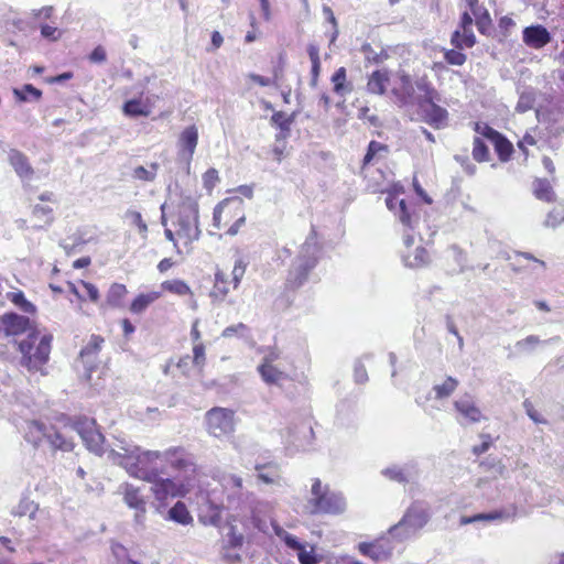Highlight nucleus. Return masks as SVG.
I'll return each mask as SVG.
<instances>
[{
  "label": "nucleus",
  "instance_id": "obj_38",
  "mask_svg": "<svg viewBox=\"0 0 564 564\" xmlns=\"http://www.w3.org/2000/svg\"><path fill=\"white\" fill-rule=\"evenodd\" d=\"M292 122H293V117L288 116L283 111H275L272 115L271 124L281 130L280 134L276 137L278 139L284 138L290 133Z\"/></svg>",
  "mask_w": 564,
  "mask_h": 564
},
{
  "label": "nucleus",
  "instance_id": "obj_52",
  "mask_svg": "<svg viewBox=\"0 0 564 564\" xmlns=\"http://www.w3.org/2000/svg\"><path fill=\"white\" fill-rule=\"evenodd\" d=\"M444 58L449 65L462 66L465 64L467 56L457 50H446L444 52Z\"/></svg>",
  "mask_w": 564,
  "mask_h": 564
},
{
  "label": "nucleus",
  "instance_id": "obj_33",
  "mask_svg": "<svg viewBox=\"0 0 564 564\" xmlns=\"http://www.w3.org/2000/svg\"><path fill=\"white\" fill-rule=\"evenodd\" d=\"M373 561L381 562L387 561L391 557L393 552V545L389 539L380 538L373 541Z\"/></svg>",
  "mask_w": 564,
  "mask_h": 564
},
{
  "label": "nucleus",
  "instance_id": "obj_7",
  "mask_svg": "<svg viewBox=\"0 0 564 564\" xmlns=\"http://www.w3.org/2000/svg\"><path fill=\"white\" fill-rule=\"evenodd\" d=\"M207 432L217 438H224L235 432V412L230 409L215 406L205 414Z\"/></svg>",
  "mask_w": 564,
  "mask_h": 564
},
{
  "label": "nucleus",
  "instance_id": "obj_55",
  "mask_svg": "<svg viewBox=\"0 0 564 564\" xmlns=\"http://www.w3.org/2000/svg\"><path fill=\"white\" fill-rule=\"evenodd\" d=\"M205 346L202 343H197L193 347L192 362L202 370L205 365Z\"/></svg>",
  "mask_w": 564,
  "mask_h": 564
},
{
  "label": "nucleus",
  "instance_id": "obj_49",
  "mask_svg": "<svg viewBox=\"0 0 564 564\" xmlns=\"http://www.w3.org/2000/svg\"><path fill=\"white\" fill-rule=\"evenodd\" d=\"M11 301L24 313L32 314L35 312V306L25 299L21 291L11 293Z\"/></svg>",
  "mask_w": 564,
  "mask_h": 564
},
{
  "label": "nucleus",
  "instance_id": "obj_57",
  "mask_svg": "<svg viewBox=\"0 0 564 564\" xmlns=\"http://www.w3.org/2000/svg\"><path fill=\"white\" fill-rule=\"evenodd\" d=\"M562 223H564V212L553 209L547 214L546 219L544 221V226L555 228Z\"/></svg>",
  "mask_w": 564,
  "mask_h": 564
},
{
  "label": "nucleus",
  "instance_id": "obj_40",
  "mask_svg": "<svg viewBox=\"0 0 564 564\" xmlns=\"http://www.w3.org/2000/svg\"><path fill=\"white\" fill-rule=\"evenodd\" d=\"M160 296L161 292H150L147 294H140L131 303L130 311L134 314H140Z\"/></svg>",
  "mask_w": 564,
  "mask_h": 564
},
{
  "label": "nucleus",
  "instance_id": "obj_14",
  "mask_svg": "<svg viewBox=\"0 0 564 564\" xmlns=\"http://www.w3.org/2000/svg\"><path fill=\"white\" fill-rule=\"evenodd\" d=\"M223 487L227 492V502L229 508H237L245 499L242 479L236 475L223 477Z\"/></svg>",
  "mask_w": 564,
  "mask_h": 564
},
{
  "label": "nucleus",
  "instance_id": "obj_37",
  "mask_svg": "<svg viewBox=\"0 0 564 564\" xmlns=\"http://www.w3.org/2000/svg\"><path fill=\"white\" fill-rule=\"evenodd\" d=\"M13 94L21 102L37 101L42 97V91L32 84H25L22 88H14Z\"/></svg>",
  "mask_w": 564,
  "mask_h": 564
},
{
  "label": "nucleus",
  "instance_id": "obj_63",
  "mask_svg": "<svg viewBox=\"0 0 564 564\" xmlns=\"http://www.w3.org/2000/svg\"><path fill=\"white\" fill-rule=\"evenodd\" d=\"M354 377L357 383H365L366 381H368L367 370L360 361H357L355 364Z\"/></svg>",
  "mask_w": 564,
  "mask_h": 564
},
{
  "label": "nucleus",
  "instance_id": "obj_24",
  "mask_svg": "<svg viewBox=\"0 0 564 564\" xmlns=\"http://www.w3.org/2000/svg\"><path fill=\"white\" fill-rule=\"evenodd\" d=\"M389 83V74L384 69L375 70L367 83V90L370 94L383 95Z\"/></svg>",
  "mask_w": 564,
  "mask_h": 564
},
{
  "label": "nucleus",
  "instance_id": "obj_1",
  "mask_svg": "<svg viewBox=\"0 0 564 564\" xmlns=\"http://www.w3.org/2000/svg\"><path fill=\"white\" fill-rule=\"evenodd\" d=\"M109 456L115 464L124 468L130 476L151 482V490L159 501L184 495L182 482L171 477H162L163 469H159V466L142 459L138 455L137 445L121 442L119 451L112 449Z\"/></svg>",
  "mask_w": 564,
  "mask_h": 564
},
{
  "label": "nucleus",
  "instance_id": "obj_39",
  "mask_svg": "<svg viewBox=\"0 0 564 564\" xmlns=\"http://www.w3.org/2000/svg\"><path fill=\"white\" fill-rule=\"evenodd\" d=\"M459 382L457 379L448 376L441 384H435L432 391L435 393V399L442 400L451 397L457 389Z\"/></svg>",
  "mask_w": 564,
  "mask_h": 564
},
{
  "label": "nucleus",
  "instance_id": "obj_45",
  "mask_svg": "<svg viewBox=\"0 0 564 564\" xmlns=\"http://www.w3.org/2000/svg\"><path fill=\"white\" fill-rule=\"evenodd\" d=\"M381 152L389 153V147L375 140L370 141L367 147V152L362 160V165L366 166L372 163L376 155Z\"/></svg>",
  "mask_w": 564,
  "mask_h": 564
},
{
  "label": "nucleus",
  "instance_id": "obj_2",
  "mask_svg": "<svg viewBox=\"0 0 564 564\" xmlns=\"http://www.w3.org/2000/svg\"><path fill=\"white\" fill-rule=\"evenodd\" d=\"M319 252L321 247L317 242L316 231L312 228L290 269L286 280L288 286L297 289L307 281L310 272L317 264Z\"/></svg>",
  "mask_w": 564,
  "mask_h": 564
},
{
  "label": "nucleus",
  "instance_id": "obj_54",
  "mask_svg": "<svg viewBox=\"0 0 564 564\" xmlns=\"http://www.w3.org/2000/svg\"><path fill=\"white\" fill-rule=\"evenodd\" d=\"M398 527L399 522L389 529V534L398 542L405 541L415 534L414 532H408V525H402L400 529Z\"/></svg>",
  "mask_w": 564,
  "mask_h": 564
},
{
  "label": "nucleus",
  "instance_id": "obj_53",
  "mask_svg": "<svg viewBox=\"0 0 564 564\" xmlns=\"http://www.w3.org/2000/svg\"><path fill=\"white\" fill-rule=\"evenodd\" d=\"M126 217L131 219L132 224L138 227L140 235L147 238L148 225L143 221L141 214L135 210H128Z\"/></svg>",
  "mask_w": 564,
  "mask_h": 564
},
{
  "label": "nucleus",
  "instance_id": "obj_32",
  "mask_svg": "<svg viewBox=\"0 0 564 564\" xmlns=\"http://www.w3.org/2000/svg\"><path fill=\"white\" fill-rule=\"evenodd\" d=\"M533 193L535 197L543 202H554L555 193L547 180L538 178L533 182Z\"/></svg>",
  "mask_w": 564,
  "mask_h": 564
},
{
  "label": "nucleus",
  "instance_id": "obj_29",
  "mask_svg": "<svg viewBox=\"0 0 564 564\" xmlns=\"http://www.w3.org/2000/svg\"><path fill=\"white\" fill-rule=\"evenodd\" d=\"M167 520L176 522L182 525H187L193 522V517L188 512L186 506L182 501H177L167 512Z\"/></svg>",
  "mask_w": 564,
  "mask_h": 564
},
{
  "label": "nucleus",
  "instance_id": "obj_60",
  "mask_svg": "<svg viewBox=\"0 0 564 564\" xmlns=\"http://www.w3.org/2000/svg\"><path fill=\"white\" fill-rule=\"evenodd\" d=\"M41 35L48 40V41H57L61 35H62V32L55 28V26H52V25H48V24H42L41 25Z\"/></svg>",
  "mask_w": 564,
  "mask_h": 564
},
{
  "label": "nucleus",
  "instance_id": "obj_11",
  "mask_svg": "<svg viewBox=\"0 0 564 564\" xmlns=\"http://www.w3.org/2000/svg\"><path fill=\"white\" fill-rule=\"evenodd\" d=\"M438 100L419 102L417 107L423 120L434 129H442L448 120V112L445 108L438 106Z\"/></svg>",
  "mask_w": 564,
  "mask_h": 564
},
{
  "label": "nucleus",
  "instance_id": "obj_6",
  "mask_svg": "<svg viewBox=\"0 0 564 564\" xmlns=\"http://www.w3.org/2000/svg\"><path fill=\"white\" fill-rule=\"evenodd\" d=\"M177 236L185 239V243H191L199 239L200 229L198 227V205L191 198L182 203L177 217Z\"/></svg>",
  "mask_w": 564,
  "mask_h": 564
},
{
  "label": "nucleus",
  "instance_id": "obj_34",
  "mask_svg": "<svg viewBox=\"0 0 564 564\" xmlns=\"http://www.w3.org/2000/svg\"><path fill=\"white\" fill-rule=\"evenodd\" d=\"M227 284L228 279L226 273L218 270L215 273V284L213 291L210 292V297H213L215 301H224L229 292Z\"/></svg>",
  "mask_w": 564,
  "mask_h": 564
},
{
  "label": "nucleus",
  "instance_id": "obj_20",
  "mask_svg": "<svg viewBox=\"0 0 564 564\" xmlns=\"http://www.w3.org/2000/svg\"><path fill=\"white\" fill-rule=\"evenodd\" d=\"M2 323L8 335L22 334L30 327V318L15 313L4 314Z\"/></svg>",
  "mask_w": 564,
  "mask_h": 564
},
{
  "label": "nucleus",
  "instance_id": "obj_5",
  "mask_svg": "<svg viewBox=\"0 0 564 564\" xmlns=\"http://www.w3.org/2000/svg\"><path fill=\"white\" fill-rule=\"evenodd\" d=\"M138 455L158 466V462L166 463L178 471H194L195 459L184 447H170L164 452L141 451L138 446Z\"/></svg>",
  "mask_w": 564,
  "mask_h": 564
},
{
  "label": "nucleus",
  "instance_id": "obj_41",
  "mask_svg": "<svg viewBox=\"0 0 564 564\" xmlns=\"http://www.w3.org/2000/svg\"><path fill=\"white\" fill-rule=\"evenodd\" d=\"M491 143L494 144L500 161L506 162L510 159L513 147L505 135L499 132Z\"/></svg>",
  "mask_w": 564,
  "mask_h": 564
},
{
  "label": "nucleus",
  "instance_id": "obj_22",
  "mask_svg": "<svg viewBox=\"0 0 564 564\" xmlns=\"http://www.w3.org/2000/svg\"><path fill=\"white\" fill-rule=\"evenodd\" d=\"M510 513L506 510H494L490 512H481L474 516H463L460 517L459 524L466 525L476 522H494V521H505L510 518Z\"/></svg>",
  "mask_w": 564,
  "mask_h": 564
},
{
  "label": "nucleus",
  "instance_id": "obj_59",
  "mask_svg": "<svg viewBox=\"0 0 564 564\" xmlns=\"http://www.w3.org/2000/svg\"><path fill=\"white\" fill-rule=\"evenodd\" d=\"M523 408L525 410L527 415L536 424H546L547 421L543 419L539 412L534 409L532 402L530 400L523 401Z\"/></svg>",
  "mask_w": 564,
  "mask_h": 564
},
{
  "label": "nucleus",
  "instance_id": "obj_8",
  "mask_svg": "<svg viewBox=\"0 0 564 564\" xmlns=\"http://www.w3.org/2000/svg\"><path fill=\"white\" fill-rule=\"evenodd\" d=\"M74 430L80 436L87 449L98 456L105 453V436L97 429L96 421L86 416L79 417L74 423Z\"/></svg>",
  "mask_w": 564,
  "mask_h": 564
},
{
  "label": "nucleus",
  "instance_id": "obj_27",
  "mask_svg": "<svg viewBox=\"0 0 564 564\" xmlns=\"http://www.w3.org/2000/svg\"><path fill=\"white\" fill-rule=\"evenodd\" d=\"M334 87L333 90L336 95L345 97L352 91V84L347 82V72L345 67H339L330 78Z\"/></svg>",
  "mask_w": 564,
  "mask_h": 564
},
{
  "label": "nucleus",
  "instance_id": "obj_30",
  "mask_svg": "<svg viewBox=\"0 0 564 564\" xmlns=\"http://www.w3.org/2000/svg\"><path fill=\"white\" fill-rule=\"evenodd\" d=\"M45 442L48 443L52 449L69 452L74 447L72 441L66 440L61 433L55 431L52 426L48 427L47 430Z\"/></svg>",
  "mask_w": 564,
  "mask_h": 564
},
{
  "label": "nucleus",
  "instance_id": "obj_19",
  "mask_svg": "<svg viewBox=\"0 0 564 564\" xmlns=\"http://www.w3.org/2000/svg\"><path fill=\"white\" fill-rule=\"evenodd\" d=\"M122 112L130 118L148 117L151 113L150 97L143 99L142 97L132 98L124 101Z\"/></svg>",
  "mask_w": 564,
  "mask_h": 564
},
{
  "label": "nucleus",
  "instance_id": "obj_35",
  "mask_svg": "<svg viewBox=\"0 0 564 564\" xmlns=\"http://www.w3.org/2000/svg\"><path fill=\"white\" fill-rule=\"evenodd\" d=\"M33 217L36 223L34 224V228H43L48 226L53 221V209L48 206L35 205L32 210Z\"/></svg>",
  "mask_w": 564,
  "mask_h": 564
},
{
  "label": "nucleus",
  "instance_id": "obj_47",
  "mask_svg": "<svg viewBox=\"0 0 564 564\" xmlns=\"http://www.w3.org/2000/svg\"><path fill=\"white\" fill-rule=\"evenodd\" d=\"M473 158L477 162H486L489 159V150L484 140L479 137L474 139Z\"/></svg>",
  "mask_w": 564,
  "mask_h": 564
},
{
  "label": "nucleus",
  "instance_id": "obj_28",
  "mask_svg": "<svg viewBox=\"0 0 564 564\" xmlns=\"http://www.w3.org/2000/svg\"><path fill=\"white\" fill-rule=\"evenodd\" d=\"M258 371L262 380L268 384H280L288 378L286 373L279 370L273 365H259Z\"/></svg>",
  "mask_w": 564,
  "mask_h": 564
},
{
  "label": "nucleus",
  "instance_id": "obj_58",
  "mask_svg": "<svg viewBox=\"0 0 564 564\" xmlns=\"http://www.w3.org/2000/svg\"><path fill=\"white\" fill-rule=\"evenodd\" d=\"M474 129H475L476 133L482 135L484 138H486L490 142H492L494 139L499 133L497 130H495L494 128L489 127L487 123L476 122Z\"/></svg>",
  "mask_w": 564,
  "mask_h": 564
},
{
  "label": "nucleus",
  "instance_id": "obj_44",
  "mask_svg": "<svg viewBox=\"0 0 564 564\" xmlns=\"http://www.w3.org/2000/svg\"><path fill=\"white\" fill-rule=\"evenodd\" d=\"M164 291L171 292L176 295H192L191 288L182 280H167L161 284Z\"/></svg>",
  "mask_w": 564,
  "mask_h": 564
},
{
  "label": "nucleus",
  "instance_id": "obj_42",
  "mask_svg": "<svg viewBox=\"0 0 564 564\" xmlns=\"http://www.w3.org/2000/svg\"><path fill=\"white\" fill-rule=\"evenodd\" d=\"M159 166V163H151L149 167L139 165L133 169L132 177L139 181L153 182L156 177Z\"/></svg>",
  "mask_w": 564,
  "mask_h": 564
},
{
  "label": "nucleus",
  "instance_id": "obj_46",
  "mask_svg": "<svg viewBox=\"0 0 564 564\" xmlns=\"http://www.w3.org/2000/svg\"><path fill=\"white\" fill-rule=\"evenodd\" d=\"M36 511L37 506L32 500L22 499L13 510V514L18 517L29 516L30 519H34Z\"/></svg>",
  "mask_w": 564,
  "mask_h": 564
},
{
  "label": "nucleus",
  "instance_id": "obj_62",
  "mask_svg": "<svg viewBox=\"0 0 564 564\" xmlns=\"http://www.w3.org/2000/svg\"><path fill=\"white\" fill-rule=\"evenodd\" d=\"M476 18V25L478 28V31L484 33L486 26L490 24V17L488 11L484 8L481 11L478 12V17Z\"/></svg>",
  "mask_w": 564,
  "mask_h": 564
},
{
  "label": "nucleus",
  "instance_id": "obj_51",
  "mask_svg": "<svg viewBox=\"0 0 564 564\" xmlns=\"http://www.w3.org/2000/svg\"><path fill=\"white\" fill-rule=\"evenodd\" d=\"M247 269V263L240 258L237 259L235 262V267L232 269L231 275H232V286L234 289H238L240 285V282L245 275Z\"/></svg>",
  "mask_w": 564,
  "mask_h": 564
},
{
  "label": "nucleus",
  "instance_id": "obj_25",
  "mask_svg": "<svg viewBox=\"0 0 564 564\" xmlns=\"http://www.w3.org/2000/svg\"><path fill=\"white\" fill-rule=\"evenodd\" d=\"M451 44L458 50L469 48L476 44V36L473 29H457L451 36Z\"/></svg>",
  "mask_w": 564,
  "mask_h": 564
},
{
  "label": "nucleus",
  "instance_id": "obj_64",
  "mask_svg": "<svg viewBox=\"0 0 564 564\" xmlns=\"http://www.w3.org/2000/svg\"><path fill=\"white\" fill-rule=\"evenodd\" d=\"M297 557H299V561L301 564H315L316 563V558H315V555L313 554V552L306 551L304 546H302L297 551Z\"/></svg>",
  "mask_w": 564,
  "mask_h": 564
},
{
  "label": "nucleus",
  "instance_id": "obj_17",
  "mask_svg": "<svg viewBox=\"0 0 564 564\" xmlns=\"http://www.w3.org/2000/svg\"><path fill=\"white\" fill-rule=\"evenodd\" d=\"M454 408L468 423H478L482 417L481 411L476 406L469 394L457 399L454 402Z\"/></svg>",
  "mask_w": 564,
  "mask_h": 564
},
{
  "label": "nucleus",
  "instance_id": "obj_18",
  "mask_svg": "<svg viewBox=\"0 0 564 564\" xmlns=\"http://www.w3.org/2000/svg\"><path fill=\"white\" fill-rule=\"evenodd\" d=\"M9 162L11 166L14 169L15 173L23 180H31L34 170L31 166L28 158L21 151L11 149L9 151Z\"/></svg>",
  "mask_w": 564,
  "mask_h": 564
},
{
  "label": "nucleus",
  "instance_id": "obj_31",
  "mask_svg": "<svg viewBox=\"0 0 564 564\" xmlns=\"http://www.w3.org/2000/svg\"><path fill=\"white\" fill-rule=\"evenodd\" d=\"M403 262L409 268H421L429 262V253L423 247H416L413 252L403 254Z\"/></svg>",
  "mask_w": 564,
  "mask_h": 564
},
{
  "label": "nucleus",
  "instance_id": "obj_3",
  "mask_svg": "<svg viewBox=\"0 0 564 564\" xmlns=\"http://www.w3.org/2000/svg\"><path fill=\"white\" fill-rule=\"evenodd\" d=\"M346 508V499L341 492L332 490L318 478L313 479L310 497L305 505L310 514H341Z\"/></svg>",
  "mask_w": 564,
  "mask_h": 564
},
{
  "label": "nucleus",
  "instance_id": "obj_9",
  "mask_svg": "<svg viewBox=\"0 0 564 564\" xmlns=\"http://www.w3.org/2000/svg\"><path fill=\"white\" fill-rule=\"evenodd\" d=\"M198 143V130L195 126L185 128L178 138L177 160L184 165L186 172H189L191 162Z\"/></svg>",
  "mask_w": 564,
  "mask_h": 564
},
{
  "label": "nucleus",
  "instance_id": "obj_50",
  "mask_svg": "<svg viewBox=\"0 0 564 564\" xmlns=\"http://www.w3.org/2000/svg\"><path fill=\"white\" fill-rule=\"evenodd\" d=\"M228 529L229 531L226 534L228 546L232 549L241 547L245 540L243 535L237 532L236 525L232 523H228Z\"/></svg>",
  "mask_w": 564,
  "mask_h": 564
},
{
  "label": "nucleus",
  "instance_id": "obj_56",
  "mask_svg": "<svg viewBox=\"0 0 564 564\" xmlns=\"http://www.w3.org/2000/svg\"><path fill=\"white\" fill-rule=\"evenodd\" d=\"M541 343L540 338L535 335H530L524 339H521L516 343V348L520 351H531L534 349L536 345Z\"/></svg>",
  "mask_w": 564,
  "mask_h": 564
},
{
  "label": "nucleus",
  "instance_id": "obj_16",
  "mask_svg": "<svg viewBox=\"0 0 564 564\" xmlns=\"http://www.w3.org/2000/svg\"><path fill=\"white\" fill-rule=\"evenodd\" d=\"M550 32L543 25H531L523 30V42L533 48H541L551 42Z\"/></svg>",
  "mask_w": 564,
  "mask_h": 564
},
{
  "label": "nucleus",
  "instance_id": "obj_4",
  "mask_svg": "<svg viewBox=\"0 0 564 564\" xmlns=\"http://www.w3.org/2000/svg\"><path fill=\"white\" fill-rule=\"evenodd\" d=\"M36 339L37 335L32 333L26 339L19 343V350L22 354L21 365L32 371L41 370L47 362L51 352L52 337L50 335L42 336L34 348Z\"/></svg>",
  "mask_w": 564,
  "mask_h": 564
},
{
  "label": "nucleus",
  "instance_id": "obj_48",
  "mask_svg": "<svg viewBox=\"0 0 564 564\" xmlns=\"http://www.w3.org/2000/svg\"><path fill=\"white\" fill-rule=\"evenodd\" d=\"M274 532L275 534L284 541V543L292 550L294 551H299L303 545L302 543L299 541V539L292 534H290L289 532H286L284 529H282L281 527L279 525H274Z\"/></svg>",
  "mask_w": 564,
  "mask_h": 564
},
{
  "label": "nucleus",
  "instance_id": "obj_61",
  "mask_svg": "<svg viewBox=\"0 0 564 564\" xmlns=\"http://www.w3.org/2000/svg\"><path fill=\"white\" fill-rule=\"evenodd\" d=\"M204 186L208 191L213 189L219 181L218 171L216 169H208L203 175Z\"/></svg>",
  "mask_w": 564,
  "mask_h": 564
},
{
  "label": "nucleus",
  "instance_id": "obj_10",
  "mask_svg": "<svg viewBox=\"0 0 564 564\" xmlns=\"http://www.w3.org/2000/svg\"><path fill=\"white\" fill-rule=\"evenodd\" d=\"M121 488L123 501L129 508L135 510L134 522L138 525H143L147 512V502L141 494V489L131 484H124Z\"/></svg>",
  "mask_w": 564,
  "mask_h": 564
},
{
  "label": "nucleus",
  "instance_id": "obj_13",
  "mask_svg": "<svg viewBox=\"0 0 564 564\" xmlns=\"http://www.w3.org/2000/svg\"><path fill=\"white\" fill-rule=\"evenodd\" d=\"M429 520L430 513L427 509L421 503H413L399 521L398 529L402 528V525H408V532L416 533L429 522Z\"/></svg>",
  "mask_w": 564,
  "mask_h": 564
},
{
  "label": "nucleus",
  "instance_id": "obj_26",
  "mask_svg": "<svg viewBox=\"0 0 564 564\" xmlns=\"http://www.w3.org/2000/svg\"><path fill=\"white\" fill-rule=\"evenodd\" d=\"M258 478L265 484H279L281 480L280 468L275 463L257 464Z\"/></svg>",
  "mask_w": 564,
  "mask_h": 564
},
{
  "label": "nucleus",
  "instance_id": "obj_15",
  "mask_svg": "<svg viewBox=\"0 0 564 564\" xmlns=\"http://www.w3.org/2000/svg\"><path fill=\"white\" fill-rule=\"evenodd\" d=\"M105 339L99 335H91L87 345L82 348L79 358L86 370L91 372L97 366V355L101 349Z\"/></svg>",
  "mask_w": 564,
  "mask_h": 564
},
{
  "label": "nucleus",
  "instance_id": "obj_43",
  "mask_svg": "<svg viewBox=\"0 0 564 564\" xmlns=\"http://www.w3.org/2000/svg\"><path fill=\"white\" fill-rule=\"evenodd\" d=\"M127 293V289L123 284L113 283L107 294V304L112 307H117L121 304L123 296Z\"/></svg>",
  "mask_w": 564,
  "mask_h": 564
},
{
  "label": "nucleus",
  "instance_id": "obj_12",
  "mask_svg": "<svg viewBox=\"0 0 564 564\" xmlns=\"http://www.w3.org/2000/svg\"><path fill=\"white\" fill-rule=\"evenodd\" d=\"M381 475L399 484H408L419 477V468L415 462H409L404 465H391L381 470Z\"/></svg>",
  "mask_w": 564,
  "mask_h": 564
},
{
  "label": "nucleus",
  "instance_id": "obj_23",
  "mask_svg": "<svg viewBox=\"0 0 564 564\" xmlns=\"http://www.w3.org/2000/svg\"><path fill=\"white\" fill-rule=\"evenodd\" d=\"M387 207L394 212V214L399 217L400 221L410 228H412V219L411 215L408 210V206L404 199H399L398 197L388 196L386 198Z\"/></svg>",
  "mask_w": 564,
  "mask_h": 564
},
{
  "label": "nucleus",
  "instance_id": "obj_36",
  "mask_svg": "<svg viewBox=\"0 0 564 564\" xmlns=\"http://www.w3.org/2000/svg\"><path fill=\"white\" fill-rule=\"evenodd\" d=\"M415 87L417 90L423 93L422 96L417 97V104L424 101L441 100L440 94L426 78L417 79L415 82Z\"/></svg>",
  "mask_w": 564,
  "mask_h": 564
},
{
  "label": "nucleus",
  "instance_id": "obj_21",
  "mask_svg": "<svg viewBox=\"0 0 564 564\" xmlns=\"http://www.w3.org/2000/svg\"><path fill=\"white\" fill-rule=\"evenodd\" d=\"M48 427L39 421H28L24 427V440L34 447L45 442Z\"/></svg>",
  "mask_w": 564,
  "mask_h": 564
}]
</instances>
